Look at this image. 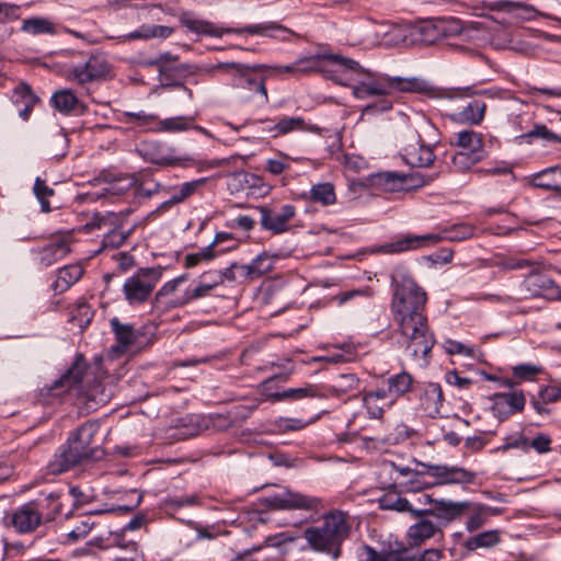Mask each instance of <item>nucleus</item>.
I'll list each match as a JSON object with an SVG mask.
<instances>
[{
	"label": "nucleus",
	"mask_w": 561,
	"mask_h": 561,
	"mask_svg": "<svg viewBox=\"0 0 561 561\" xmlns=\"http://www.w3.org/2000/svg\"><path fill=\"white\" fill-rule=\"evenodd\" d=\"M391 284V311L403 337L402 345L412 358H424L435 344L424 314L426 293L404 272L392 274Z\"/></svg>",
	"instance_id": "f257e3e1"
},
{
	"label": "nucleus",
	"mask_w": 561,
	"mask_h": 561,
	"mask_svg": "<svg viewBox=\"0 0 561 561\" xmlns=\"http://www.w3.org/2000/svg\"><path fill=\"white\" fill-rule=\"evenodd\" d=\"M333 67L330 77L335 82L351 87L353 95L358 100L380 98L367 104L363 114L383 113L392 108L390 95L396 91L415 92L421 90L422 82L417 79L378 75L364 69L356 60L341 55H324Z\"/></svg>",
	"instance_id": "f03ea898"
},
{
	"label": "nucleus",
	"mask_w": 561,
	"mask_h": 561,
	"mask_svg": "<svg viewBox=\"0 0 561 561\" xmlns=\"http://www.w3.org/2000/svg\"><path fill=\"white\" fill-rule=\"evenodd\" d=\"M437 142V129L427 118L410 121L400 136L404 162L415 168L430 167L435 160L433 148Z\"/></svg>",
	"instance_id": "7ed1b4c3"
},
{
	"label": "nucleus",
	"mask_w": 561,
	"mask_h": 561,
	"mask_svg": "<svg viewBox=\"0 0 561 561\" xmlns=\"http://www.w3.org/2000/svg\"><path fill=\"white\" fill-rule=\"evenodd\" d=\"M351 527L346 513L333 511L323 516L320 525L306 528L304 538L313 551L337 559L341 556L342 542L350 536Z\"/></svg>",
	"instance_id": "20e7f679"
},
{
	"label": "nucleus",
	"mask_w": 561,
	"mask_h": 561,
	"mask_svg": "<svg viewBox=\"0 0 561 561\" xmlns=\"http://www.w3.org/2000/svg\"><path fill=\"white\" fill-rule=\"evenodd\" d=\"M58 493H49L36 501L23 504L10 515V524L20 534L34 531L42 522H50L61 514Z\"/></svg>",
	"instance_id": "39448f33"
},
{
	"label": "nucleus",
	"mask_w": 561,
	"mask_h": 561,
	"mask_svg": "<svg viewBox=\"0 0 561 561\" xmlns=\"http://www.w3.org/2000/svg\"><path fill=\"white\" fill-rule=\"evenodd\" d=\"M474 233V227L469 224H456L444 229L440 233H426L422 236L407 234L393 242L386 243L379 251L386 254L402 253L417 250L428 244H435L442 240L463 241Z\"/></svg>",
	"instance_id": "423d86ee"
},
{
	"label": "nucleus",
	"mask_w": 561,
	"mask_h": 561,
	"mask_svg": "<svg viewBox=\"0 0 561 561\" xmlns=\"http://www.w3.org/2000/svg\"><path fill=\"white\" fill-rule=\"evenodd\" d=\"M273 366H278L284 368V371L280 374H276L271 376L261 382L260 387L262 393L272 402L279 401H300L305 399H313V398H324L327 394L320 391V388L317 385L307 383L304 387L299 388H288L283 391H274L275 383L277 381L286 382L289 380L293 374V367L287 368L286 365L273 364Z\"/></svg>",
	"instance_id": "0eeeda50"
},
{
	"label": "nucleus",
	"mask_w": 561,
	"mask_h": 561,
	"mask_svg": "<svg viewBox=\"0 0 561 561\" xmlns=\"http://www.w3.org/2000/svg\"><path fill=\"white\" fill-rule=\"evenodd\" d=\"M108 77H111V65L100 53L83 56L81 61L70 64L66 70V79L81 87L104 81Z\"/></svg>",
	"instance_id": "6e6552de"
},
{
	"label": "nucleus",
	"mask_w": 561,
	"mask_h": 561,
	"mask_svg": "<svg viewBox=\"0 0 561 561\" xmlns=\"http://www.w3.org/2000/svg\"><path fill=\"white\" fill-rule=\"evenodd\" d=\"M216 68L231 79V84L234 88L257 92L263 98L264 103L268 101L265 79L257 73V70L262 69L263 66L250 67L239 62H229L219 64Z\"/></svg>",
	"instance_id": "1a4fd4ad"
},
{
	"label": "nucleus",
	"mask_w": 561,
	"mask_h": 561,
	"mask_svg": "<svg viewBox=\"0 0 561 561\" xmlns=\"http://www.w3.org/2000/svg\"><path fill=\"white\" fill-rule=\"evenodd\" d=\"M520 299L543 298L547 300H557L561 298V289L557 283L542 271L538 263V268L529 271L519 285Z\"/></svg>",
	"instance_id": "9d476101"
},
{
	"label": "nucleus",
	"mask_w": 561,
	"mask_h": 561,
	"mask_svg": "<svg viewBox=\"0 0 561 561\" xmlns=\"http://www.w3.org/2000/svg\"><path fill=\"white\" fill-rule=\"evenodd\" d=\"M412 43L431 45L444 37L460 33L459 22L456 19H430L411 26Z\"/></svg>",
	"instance_id": "9b49d317"
},
{
	"label": "nucleus",
	"mask_w": 561,
	"mask_h": 561,
	"mask_svg": "<svg viewBox=\"0 0 561 561\" xmlns=\"http://www.w3.org/2000/svg\"><path fill=\"white\" fill-rule=\"evenodd\" d=\"M160 276L161 273L156 268H141L127 278L123 286V293L128 304L135 306L147 301L158 284Z\"/></svg>",
	"instance_id": "f8f14e48"
},
{
	"label": "nucleus",
	"mask_w": 561,
	"mask_h": 561,
	"mask_svg": "<svg viewBox=\"0 0 561 561\" xmlns=\"http://www.w3.org/2000/svg\"><path fill=\"white\" fill-rule=\"evenodd\" d=\"M422 468H426V472L434 480L432 484L446 485V484H460L467 485L474 482L477 473L459 466H447V465H433L425 462H417Z\"/></svg>",
	"instance_id": "ddd939ff"
},
{
	"label": "nucleus",
	"mask_w": 561,
	"mask_h": 561,
	"mask_svg": "<svg viewBox=\"0 0 561 561\" xmlns=\"http://www.w3.org/2000/svg\"><path fill=\"white\" fill-rule=\"evenodd\" d=\"M84 451L72 445L68 439L61 445L47 463V472L54 476L61 474L70 469L85 462Z\"/></svg>",
	"instance_id": "4468645a"
},
{
	"label": "nucleus",
	"mask_w": 561,
	"mask_h": 561,
	"mask_svg": "<svg viewBox=\"0 0 561 561\" xmlns=\"http://www.w3.org/2000/svg\"><path fill=\"white\" fill-rule=\"evenodd\" d=\"M257 210L261 215L260 224L264 230L273 234H280L289 230V221L296 215L295 206L283 205L278 211L272 210L266 206H259Z\"/></svg>",
	"instance_id": "2eb2a0df"
},
{
	"label": "nucleus",
	"mask_w": 561,
	"mask_h": 561,
	"mask_svg": "<svg viewBox=\"0 0 561 561\" xmlns=\"http://www.w3.org/2000/svg\"><path fill=\"white\" fill-rule=\"evenodd\" d=\"M71 243L70 232L53 236L44 247L37 250L39 264L48 267L62 260L71 252Z\"/></svg>",
	"instance_id": "dca6fc26"
},
{
	"label": "nucleus",
	"mask_w": 561,
	"mask_h": 561,
	"mask_svg": "<svg viewBox=\"0 0 561 561\" xmlns=\"http://www.w3.org/2000/svg\"><path fill=\"white\" fill-rule=\"evenodd\" d=\"M423 499L425 503L434 504L433 508L424 510L423 515H431L445 524L459 519L470 507V501L434 500L430 495H424Z\"/></svg>",
	"instance_id": "f3484780"
},
{
	"label": "nucleus",
	"mask_w": 561,
	"mask_h": 561,
	"mask_svg": "<svg viewBox=\"0 0 561 561\" xmlns=\"http://www.w3.org/2000/svg\"><path fill=\"white\" fill-rule=\"evenodd\" d=\"M262 503L275 510H310L314 506V500L287 489L263 497Z\"/></svg>",
	"instance_id": "a211bd4d"
},
{
	"label": "nucleus",
	"mask_w": 561,
	"mask_h": 561,
	"mask_svg": "<svg viewBox=\"0 0 561 561\" xmlns=\"http://www.w3.org/2000/svg\"><path fill=\"white\" fill-rule=\"evenodd\" d=\"M491 10L495 12H503L508 15L512 21H531L538 15L546 19H554L551 14L540 13L531 4L525 2H514L508 0H499L491 4Z\"/></svg>",
	"instance_id": "6ab92c4d"
},
{
	"label": "nucleus",
	"mask_w": 561,
	"mask_h": 561,
	"mask_svg": "<svg viewBox=\"0 0 561 561\" xmlns=\"http://www.w3.org/2000/svg\"><path fill=\"white\" fill-rule=\"evenodd\" d=\"M492 400V411L500 419H506L512 414L522 412L526 403L524 393L515 390L494 393Z\"/></svg>",
	"instance_id": "aec40b11"
},
{
	"label": "nucleus",
	"mask_w": 561,
	"mask_h": 561,
	"mask_svg": "<svg viewBox=\"0 0 561 561\" xmlns=\"http://www.w3.org/2000/svg\"><path fill=\"white\" fill-rule=\"evenodd\" d=\"M99 431V424L92 421H88L82 424L75 434H72L68 440L75 445L79 451H84L85 459L90 460L99 457L101 450L98 447H93L92 443Z\"/></svg>",
	"instance_id": "412c9836"
},
{
	"label": "nucleus",
	"mask_w": 561,
	"mask_h": 561,
	"mask_svg": "<svg viewBox=\"0 0 561 561\" xmlns=\"http://www.w3.org/2000/svg\"><path fill=\"white\" fill-rule=\"evenodd\" d=\"M362 402L369 419L380 420L385 412L394 405V401L388 396L385 388L362 393Z\"/></svg>",
	"instance_id": "4be33fe9"
},
{
	"label": "nucleus",
	"mask_w": 561,
	"mask_h": 561,
	"mask_svg": "<svg viewBox=\"0 0 561 561\" xmlns=\"http://www.w3.org/2000/svg\"><path fill=\"white\" fill-rule=\"evenodd\" d=\"M175 149L169 148L164 151L160 145L148 146L142 149V157L146 161L159 167H186L193 160L188 157H178L174 154Z\"/></svg>",
	"instance_id": "5701e85b"
},
{
	"label": "nucleus",
	"mask_w": 561,
	"mask_h": 561,
	"mask_svg": "<svg viewBox=\"0 0 561 561\" xmlns=\"http://www.w3.org/2000/svg\"><path fill=\"white\" fill-rule=\"evenodd\" d=\"M443 391L438 383L425 385L419 394V410L427 417H436L443 404Z\"/></svg>",
	"instance_id": "b1692460"
},
{
	"label": "nucleus",
	"mask_w": 561,
	"mask_h": 561,
	"mask_svg": "<svg viewBox=\"0 0 561 561\" xmlns=\"http://www.w3.org/2000/svg\"><path fill=\"white\" fill-rule=\"evenodd\" d=\"M87 364L82 355H78L72 366L54 382L50 390L54 394L59 396L69 391L71 388L80 383L85 374Z\"/></svg>",
	"instance_id": "393cba45"
},
{
	"label": "nucleus",
	"mask_w": 561,
	"mask_h": 561,
	"mask_svg": "<svg viewBox=\"0 0 561 561\" xmlns=\"http://www.w3.org/2000/svg\"><path fill=\"white\" fill-rule=\"evenodd\" d=\"M325 389L328 394L332 397L341 398L347 396L348 398H354L356 393H360V380L352 373L340 374L332 379Z\"/></svg>",
	"instance_id": "a878e982"
},
{
	"label": "nucleus",
	"mask_w": 561,
	"mask_h": 561,
	"mask_svg": "<svg viewBox=\"0 0 561 561\" xmlns=\"http://www.w3.org/2000/svg\"><path fill=\"white\" fill-rule=\"evenodd\" d=\"M110 325L116 339V345L113 348L117 352H125L134 346L142 335L129 323H122L117 318L110 320Z\"/></svg>",
	"instance_id": "bb28decb"
},
{
	"label": "nucleus",
	"mask_w": 561,
	"mask_h": 561,
	"mask_svg": "<svg viewBox=\"0 0 561 561\" xmlns=\"http://www.w3.org/2000/svg\"><path fill=\"white\" fill-rule=\"evenodd\" d=\"M468 512L469 516L466 522V529L469 533H473L483 527L490 517L502 515L504 513V508L470 502Z\"/></svg>",
	"instance_id": "cd10ccee"
},
{
	"label": "nucleus",
	"mask_w": 561,
	"mask_h": 561,
	"mask_svg": "<svg viewBox=\"0 0 561 561\" xmlns=\"http://www.w3.org/2000/svg\"><path fill=\"white\" fill-rule=\"evenodd\" d=\"M325 54H317L313 56H309L306 58L298 59L293 65L288 66H278L276 69L279 72H290V73H306L310 71H321L324 76L330 77L331 69L325 67H320L319 61H328V58L324 56Z\"/></svg>",
	"instance_id": "c85d7f7f"
},
{
	"label": "nucleus",
	"mask_w": 561,
	"mask_h": 561,
	"mask_svg": "<svg viewBox=\"0 0 561 561\" xmlns=\"http://www.w3.org/2000/svg\"><path fill=\"white\" fill-rule=\"evenodd\" d=\"M428 515L417 516L420 520L411 525L408 529V538L411 545L420 546L425 540L434 537L437 533L442 534L439 527L427 518Z\"/></svg>",
	"instance_id": "c756f323"
},
{
	"label": "nucleus",
	"mask_w": 561,
	"mask_h": 561,
	"mask_svg": "<svg viewBox=\"0 0 561 561\" xmlns=\"http://www.w3.org/2000/svg\"><path fill=\"white\" fill-rule=\"evenodd\" d=\"M486 103L481 99L471 100L462 110L453 115V119L468 125H480L485 116Z\"/></svg>",
	"instance_id": "7c9ffc66"
},
{
	"label": "nucleus",
	"mask_w": 561,
	"mask_h": 561,
	"mask_svg": "<svg viewBox=\"0 0 561 561\" xmlns=\"http://www.w3.org/2000/svg\"><path fill=\"white\" fill-rule=\"evenodd\" d=\"M382 385L388 396L397 402L400 397L411 391L413 377L407 371H401L385 379Z\"/></svg>",
	"instance_id": "2f4dec72"
},
{
	"label": "nucleus",
	"mask_w": 561,
	"mask_h": 561,
	"mask_svg": "<svg viewBox=\"0 0 561 561\" xmlns=\"http://www.w3.org/2000/svg\"><path fill=\"white\" fill-rule=\"evenodd\" d=\"M453 145L459 147L461 151L472 152L479 156H486L484 150L483 136L472 129H466L455 135Z\"/></svg>",
	"instance_id": "473e14b6"
},
{
	"label": "nucleus",
	"mask_w": 561,
	"mask_h": 561,
	"mask_svg": "<svg viewBox=\"0 0 561 561\" xmlns=\"http://www.w3.org/2000/svg\"><path fill=\"white\" fill-rule=\"evenodd\" d=\"M51 104L57 111L64 114H70L72 112L82 114L85 112V105H83L73 91L69 89L56 91L51 96Z\"/></svg>",
	"instance_id": "72a5a7b5"
},
{
	"label": "nucleus",
	"mask_w": 561,
	"mask_h": 561,
	"mask_svg": "<svg viewBox=\"0 0 561 561\" xmlns=\"http://www.w3.org/2000/svg\"><path fill=\"white\" fill-rule=\"evenodd\" d=\"M237 32L264 35L282 42L289 41L295 35L293 31L275 22L249 25Z\"/></svg>",
	"instance_id": "f704fd0d"
},
{
	"label": "nucleus",
	"mask_w": 561,
	"mask_h": 561,
	"mask_svg": "<svg viewBox=\"0 0 561 561\" xmlns=\"http://www.w3.org/2000/svg\"><path fill=\"white\" fill-rule=\"evenodd\" d=\"M137 179L135 175H124L116 178L110 182L105 187L102 188L101 193H88L87 197L91 201L106 197L110 195L119 196L124 195L131 188H136Z\"/></svg>",
	"instance_id": "c9c22d12"
},
{
	"label": "nucleus",
	"mask_w": 561,
	"mask_h": 561,
	"mask_svg": "<svg viewBox=\"0 0 561 561\" xmlns=\"http://www.w3.org/2000/svg\"><path fill=\"white\" fill-rule=\"evenodd\" d=\"M83 275V268L80 264L66 265L58 270L57 277L51 284V288L56 294L68 290Z\"/></svg>",
	"instance_id": "e433bc0d"
},
{
	"label": "nucleus",
	"mask_w": 561,
	"mask_h": 561,
	"mask_svg": "<svg viewBox=\"0 0 561 561\" xmlns=\"http://www.w3.org/2000/svg\"><path fill=\"white\" fill-rule=\"evenodd\" d=\"M377 502L379 508L383 511H394L398 513L409 512L413 516H421L425 512L414 508L405 497H401L392 492L383 494Z\"/></svg>",
	"instance_id": "4c0bfd02"
},
{
	"label": "nucleus",
	"mask_w": 561,
	"mask_h": 561,
	"mask_svg": "<svg viewBox=\"0 0 561 561\" xmlns=\"http://www.w3.org/2000/svg\"><path fill=\"white\" fill-rule=\"evenodd\" d=\"M218 285V282L204 283L201 282L192 289H186L180 297L170 299L167 301L169 308H180L193 300L204 298L210 294V291Z\"/></svg>",
	"instance_id": "58836bf2"
},
{
	"label": "nucleus",
	"mask_w": 561,
	"mask_h": 561,
	"mask_svg": "<svg viewBox=\"0 0 561 561\" xmlns=\"http://www.w3.org/2000/svg\"><path fill=\"white\" fill-rule=\"evenodd\" d=\"M180 23L193 33L220 37L224 31L216 28L211 23L197 20L188 13H183Z\"/></svg>",
	"instance_id": "ea45409f"
},
{
	"label": "nucleus",
	"mask_w": 561,
	"mask_h": 561,
	"mask_svg": "<svg viewBox=\"0 0 561 561\" xmlns=\"http://www.w3.org/2000/svg\"><path fill=\"white\" fill-rule=\"evenodd\" d=\"M374 183L390 192L400 191L404 187L408 176L399 172H379L373 176Z\"/></svg>",
	"instance_id": "a19ab883"
},
{
	"label": "nucleus",
	"mask_w": 561,
	"mask_h": 561,
	"mask_svg": "<svg viewBox=\"0 0 561 561\" xmlns=\"http://www.w3.org/2000/svg\"><path fill=\"white\" fill-rule=\"evenodd\" d=\"M501 541L500 531L497 529L486 530L473 537L468 538L463 547L473 551L479 548H492Z\"/></svg>",
	"instance_id": "79ce46f5"
},
{
	"label": "nucleus",
	"mask_w": 561,
	"mask_h": 561,
	"mask_svg": "<svg viewBox=\"0 0 561 561\" xmlns=\"http://www.w3.org/2000/svg\"><path fill=\"white\" fill-rule=\"evenodd\" d=\"M310 199L322 206H330L336 202V194L332 183L324 182L312 185Z\"/></svg>",
	"instance_id": "37998d69"
},
{
	"label": "nucleus",
	"mask_w": 561,
	"mask_h": 561,
	"mask_svg": "<svg viewBox=\"0 0 561 561\" xmlns=\"http://www.w3.org/2000/svg\"><path fill=\"white\" fill-rule=\"evenodd\" d=\"M430 477L426 468L414 470L409 479L399 482V485L407 492H420L425 489L433 488L432 481H426L425 477Z\"/></svg>",
	"instance_id": "c03bdc74"
},
{
	"label": "nucleus",
	"mask_w": 561,
	"mask_h": 561,
	"mask_svg": "<svg viewBox=\"0 0 561 561\" xmlns=\"http://www.w3.org/2000/svg\"><path fill=\"white\" fill-rule=\"evenodd\" d=\"M411 26L412 25L410 24H390L385 33V37L387 38L386 43L388 45L407 44L408 42L412 43Z\"/></svg>",
	"instance_id": "a18cd8bd"
},
{
	"label": "nucleus",
	"mask_w": 561,
	"mask_h": 561,
	"mask_svg": "<svg viewBox=\"0 0 561 561\" xmlns=\"http://www.w3.org/2000/svg\"><path fill=\"white\" fill-rule=\"evenodd\" d=\"M307 124L302 117H283L277 123L273 125L272 130L275 131L276 135L284 136L293 131H305L307 130Z\"/></svg>",
	"instance_id": "49530a36"
},
{
	"label": "nucleus",
	"mask_w": 561,
	"mask_h": 561,
	"mask_svg": "<svg viewBox=\"0 0 561 561\" xmlns=\"http://www.w3.org/2000/svg\"><path fill=\"white\" fill-rule=\"evenodd\" d=\"M520 138L528 144L536 138H540L548 144H561V135L553 133L543 124L535 125L531 130L523 134Z\"/></svg>",
	"instance_id": "de8ad7c7"
},
{
	"label": "nucleus",
	"mask_w": 561,
	"mask_h": 561,
	"mask_svg": "<svg viewBox=\"0 0 561 561\" xmlns=\"http://www.w3.org/2000/svg\"><path fill=\"white\" fill-rule=\"evenodd\" d=\"M207 182V178H202L198 180H194L191 182H185L179 186L170 187L171 191H174V194L171 196L173 202L178 205L186 201L188 197L195 194L197 188L205 185Z\"/></svg>",
	"instance_id": "09e8293b"
},
{
	"label": "nucleus",
	"mask_w": 561,
	"mask_h": 561,
	"mask_svg": "<svg viewBox=\"0 0 561 561\" xmlns=\"http://www.w3.org/2000/svg\"><path fill=\"white\" fill-rule=\"evenodd\" d=\"M22 31L32 35L54 34V24L45 18H31L23 21Z\"/></svg>",
	"instance_id": "8fccbe9b"
},
{
	"label": "nucleus",
	"mask_w": 561,
	"mask_h": 561,
	"mask_svg": "<svg viewBox=\"0 0 561 561\" xmlns=\"http://www.w3.org/2000/svg\"><path fill=\"white\" fill-rule=\"evenodd\" d=\"M559 170V167H550L538 173H536L531 180V184L535 187L551 190V191H561V187L558 185L557 181L553 179V175Z\"/></svg>",
	"instance_id": "3c124183"
},
{
	"label": "nucleus",
	"mask_w": 561,
	"mask_h": 561,
	"mask_svg": "<svg viewBox=\"0 0 561 561\" xmlns=\"http://www.w3.org/2000/svg\"><path fill=\"white\" fill-rule=\"evenodd\" d=\"M173 33V28L164 25L142 26L140 30L126 35L128 39L137 38H167Z\"/></svg>",
	"instance_id": "603ef678"
},
{
	"label": "nucleus",
	"mask_w": 561,
	"mask_h": 561,
	"mask_svg": "<svg viewBox=\"0 0 561 561\" xmlns=\"http://www.w3.org/2000/svg\"><path fill=\"white\" fill-rule=\"evenodd\" d=\"M277 255L270 254L268 252H262L254 260L251 261L252 265V274H254L255 279L262 277L263 275L270 273L274 268L275 260Z\"/></svg>",
	"instance_id": "864d4df0"
},
{
	"label": "nucleus",
	"mask_w": 561,
	"mask_h": 561,
	"mask_svg": "<svg viewBox=\"0 0 561 561\" xmlns=\"http://www.w3.org/2000/svg\"><path fill=\"white\" fill-rule=\"evenodd\" d=\"M158 119V116L154 114H147L144 111L140 112H122L118 116V121L126 125H131L133 127H146L149 123Z\"/></svg>",
	"instance_id": "5fc2aeb1"
},
{
	"label": "nucleus",
	"mask_w": 561,
	"mask_h": 561,
	"mask_svg": "<svg viewBox=\"0 0 561 561\" xmlns=\"http://www.w3.org/2000/svg\"><path fill=\"white\" fill-rule=\"evenodd\" d=\"M33 190L41 204L42 210L44 213H49L51 210L49 197L54 196L55 191L41 178H36Z\"/></svg>",
	"instance_id": "6e6d98bb"
},
{
	"label": "nucleus",
	"mask_w": 561,
	"mask_h": 561,
	"mask_svg": "<svg viewBox=\"0 0 561 561\" xmlns=\"http://www.w3.org/2000/svg\"><path fill=\"white\" fill-rule=\"evenodd\" d=\"M190 121H192V118L184 116L161 119L158 122L157 130L165 133L183 131L190 128Z\"/></svg>",
	"instance_id": "4d7b16f0"
},
{
	"label": "nucleus",
	"mask_w": 561,
	"mask_h": 561,
	"mask_svg": "<svg viewBox=\"0 0 561 561\" xmlns=\"http://www.w3.org/2000/svg\"><path fill=\"white\" fill-rule=\"evenodd\" d=\"M484 158L483 156L460 150L453 156L451 163L458 171H466Z\"/></svg>",
	"instance_id": "13d9d810"
},
{
	"label": "nucleus",
	"mask_w": 561,
	"mask_h": 561,
	"mask_svg": "<svg viewBox=\"0 0 561 561\" xmlns=\"http://www.w3.org/2000/svg\"><path fill=\"white\" fill-rule=\"evenodd\" d=\"M225 250H219L216 252L214 250V244H209L203 249H201L196 253H190L185 256L184 265L185 267H194L197 264H199L202 261H210L215 256H217L218 253H222Z\"/></svg>",
	"instance_id": "bf43d9fd"
},
{
	"label": "nucleus",
	"mask_w": 561,
	"mask_h": 561,
	"mask_svg": "<svg viewBox=\"0 0 561 561\" xmlns=\"http://www.w3.org/2000/svg\"><path fill=\"white\" fill-rule=\"evenodd\" d=\"M12 100L15 104H26V103H37L39 101L38 96L35 95L31 89V87L21 82L13 90Z\"/></svg>",
	"instance_id": "052dcab7"
},
{
	"label": "nucleus",
	"mask_w": 561,
	"mask_h": 561,
	"mask_svg": "<svg viewBox=\"0 0 561 561\" xmlns=\"http://www.w3.org/2000/svg\"><path fill=\"white\" fill-rule=\"evenodd\" d=\"M171 191L170 186H164L157 181H141L137 182L135 192L138 196L141 197H151L160 192L169 193Z\"/></svg>",
	"instance_id": "680f3d73"
},
{
	"label": "nucleus",
	"mask_w": 561,
	"mask_h": 561,
	"mask_svg": "<svg viewBox=\"0 0 561 561\" xmlns=\"http://www.w3.org/2000/svg\"><path fill=\"white\" fill-rule=\"evenodd\" d=\"M497 265L503 270H523V268H529V271L534 268H538V262L529 260V259H523V257H506L497 263Z\"/></svg>",
	"instance_id": "e2e57ef3"
},
{
	"label": "nucleus",
	"mask_w": 561,
	"mask_h": 561,
	"mask_svg": "<svg viewBox=\"0 0 561 561\" xmlns=\"http://www.w3.org/2000/svg\"><path fill=\"white\" fill-rule=\"evenodd\" d=\"M94 523L91 522L90 516H85L72 530L68 533V538L71 542L85 538L91 531Z\"/></svg>",
	"instance_id": "0e129e2a"
},
{
	"label": "nucleus",
	"mask_w": 561,
	"mask_h": 561,
	"mask_svg": "<svg viewBox=\"0 0 561 561\" xmlns=\"http://www.w3.org/2000/svg\"><path fill=\"white\" fill-rule=\"evenodd\" d=\"M540 371V368L531 364H520L513 367V374L520 379H531Z\"/></svg>",
	"instance_id": "69168bd1"
},
{
	"label": "nucleus",
	"mask_w": 561,
	"mask_h": 561,
	"mask_svg": "<svg viewBox=\"0 0 561 561\" xmlns=\"http://www.w3.org/2000/svg\"><path fill=\"white\" fill-rule=\"evenodd\" d=\"M199 500L195 494L185 496H173L167 499L165 503L172 508H180L182 506H192L198 504Z\"/></svg>",
	"instance_id": "338daca9"
},
{
	"label": "nucleus",
	"mask_w": 561,
	"mask_h": 561,
	"mask_svg": "<svg viewBox=\"0 0 561 561\" xmlns=\"http://www.w3.org/2000/svg\"><path fill=\"white\" fill-rule=\"evenodd\" d=\"M561 398V389L557 386H545L539 390V399L543 403L556 402Z\"/></svg>",
	"instance_id": "774afa93"
}]
</instances>
